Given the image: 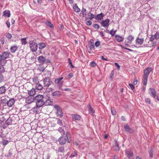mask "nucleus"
I'll return each mask as SVG.
<instances>
[{
  "instance_id": "obj_1",
  "label": "nucleus",
  "mask_w": 159,
  "mask_h": 159,
  "mask_svg": "<svg viewBox=\"0 0 159 159\" xmlns=\"http://www.w3.org/2000/svg\"><path fill=\"white\" fill-rule=\"evenodd\" d=\"M49 98V95L47 92H45L43 94H40V107L43 105L48 106L52 104V101Z\"/></svg>"
},
{
  "instance_id": "obj_2",
  "label": "nucleus",
  "mask_w": 159,
  "mask_h": 159,
  "mask_svg": "<svg viewBox=\"0 0 159 159\" xmlns=\"http://www.w3.org/2000/svg\"><path fill=\"white\" fill-rule=\"evenodd\" d=\"M10 53L7 52H3L2 54L0 55V63L2 64V62H3L4 63V62H6V61L5 60V59H7L8 57L9 56Z\"/></svg>"
},
{
  "instance_id": "obj_3",
  "label": "nucleus",
  "mask_w": 159,
  "mask_h": 159,
  "mask_svg": "<svg viewBox=\"0 0 159 159\" xmlns=\"http://www.w3.org/2000/svg\"><path fill=\"white\" fill-rule=\"evenodd\" d=\"M54 108L56 110V113L58 117H62L63 116V113L61 107L57 105L53 106Z\"/></svg>"
},
{
  "instance_id": "obj_4",
  "label": "nucleus",
  "mask_w": 159,
  "mask_h": 159,
  "mask_svg": "<svg viewBox=\"0 0 159 159\" xmlns=\"http://www.w3.org/2000/svg\"><path fill=\"white\" fill-rule=\"evenodd\" d=\"M148 93L150 95L152 98L156 97L157 93L156 89L154 88H150L148 90Z\"/></svg>"
},
{
  "instance_id": "obj_5",
  "label": "nucleus",
  "mask_w": 159,
  "mask_h": 159,
  "mask_svg": "<svg viewBox=\"0 0 159 159\" xmlns=\"http://www.w3.org/2000/svg\"><path fill=\"white\" fill-rule=\"evenodd\" d=\"M13 121V120L12 119V118L9 117H7V120L6 121V123L4 124L3 125V127L5 129L6 128L8 125L12 124Z\"/></svg>"
},
{
  "instance_id": "obj_6",
  "label": "nucleus",
  "mask_w": 159,
  "mask_h": 159,
  "mask_svg": "<svg viewBox=\"0 0 159 159\" xmlns=\"http://www.w3.org/2000/svg\"><path fill=\"white\" fill-rule=\"evenodd\" d=\"M52 82L51 80L48 77L46 78L43 80L44 87H48Z\"/></svg>"
},
{
  "instance_id": "obj_7",
  "label": "nucleus",
  "mask_w": 159,
  "mask_h": 159,
  "mask_svg": "<svg viewBox=\"0 0 159 159\" xmlns=\"http://www.w3.org/2000/svg\"><path fill=\"white\" fill-rule=\"evenodd\" d=\"M30 47L32 51H35L37 49V44L34 42H32L30 43Z\"/></svg>"
},
{
  "instance_id": "obj_8",
  "label": "nucleus",
  "mask_w": 159,
  "mask_h": 159,
  "mask_svg": "<svg viewBox=\"0 0 159 159\" xmlns=\"http://www.w3.org/2000/svg\"><path fill=\"white\" fill-rule=\"evenodd\" d=\"M15 102V100L14 98H12L5 103V106H6V105H7L9 107H11L14 104Z\"/></svg>"
},
{
  "instance_id": "obj_9",
  "label": "nucleus",
  "mask_w": 159,
  "mask_h": 159,
  "mask_svg": "<svg viewBox=\"0 0 159 159\" xmlns=\"http://www.w3.org/2000/svg\"><path fill=\"white\" fill-rule=\"evenodd\" d=\"M134 39V37L133 36L131 35H129L127 38V39L128 41L127 43H126L125 41V45L127 47H129V44H131L132 43V41Z\"/></svg>"
},
{
  "instance_id": "obj_10",
  "label": "nucleus",
  "mask_w": 159,
  "mask_h": 159,
  "mask_svg": "<svg viewBox=\"0 0 159 159\" xmlns=\"http://www.w3.org/2000/svg\"><path fill=\"white\" fill-rule=\"evenodd\" d=\"M109 21L110 20L108 19L102 20L101 23V25L103 27H108L109 25Z\"/></svg>"
},
{
  "instance_id": "obj_11",
  "label": "nucleus",
  "mask_w": 159,
  "mask_h": 159,
  "mask_svg": "<svg viewBox=\"0 0 159 159\" xmlns=\"http://www.w3.org/2000/svg\"><path fill=\"white\" fill-rule=\"evenodd\" d=\"M152 71V68L151 67H148L145 69L144 71L143 76L148 77L150 72Z\"/></svg>"
},
{
  "instance_id": "obj_12",
  "label": "nucleus",
  "mask_w": 159,
  "mask_h": 159,
  "mask_svg": "<svg viewBox=\"0 0 159 159\" xmlns=\"http://www.w3.org/2000/svg\"><path fill=\"white\" fill-rule=\"evenodd\" d=\"M144 39L143 38L139 39L138 38L136 40V44L140 46L144 42ZM136 47H139V46H135Z\"/></svg>"
},
{
  "instance_id": "obj_13",
  "label": "nucleus",
  "mask_w": 159,
  "mask_h": 159,
  "mask_svg": "<svg viewBox=\"0 0 159 159\" xmlns=\"http://www.w3.org/2000/svg\"><path fill=\"white\" fill-rule=\"evenodd\" d=\"M59 142L60 144L62 145L65 144L66 141V137L63 136L61 137L59 139Z\"/></svg>"
},
{
  "instance_id": "obj_14",
  "label": "nucleus",
  "mask_w": 159,
  "mask_h": 159,
  "mask_svg": "<svg viewBox=\"0 0 159 159\" xmlns=\"http://www.w3.org/2000/svg\"><path fill=\"white\" fill-rule=\"evenodd\" d=\"M25 101L27 103L30 104L34 101V98L30 96L25 98Z\"/></svg>"
},
{
  "instance_id": "obj_15",
  "label": "nucleus",
  "mask_w": 159,
  "mask_h": 159,
  "mask_svg": "<svg viewBox=\"0 0 159 159\" xmlns=\"http://www.w3.org/2000/svg\"><path fill=\"white\" fill-rule=\"evenodd\" d=\"M104 16L105 15H104V14L101 13L99 14H98L97 15L95 16V18L97 20H101L103 19V18Z\"/></svg>"
},
{
  "instance_id": "obj_16",
  "label": "nucleus",
  "mask_w": 159,
  "mask_h": 159,
  "mask_svg": "<svg viewBox=\"0 0 159 159\" xmlns=\"http://www.w3.org/2000/svg\"><path fill=\"white\" fill-rule=\"evenodd\" d=\"M33 81L34 83H35L36 84L35 86L36 89L38 90H40V84L39 83V82L38 81L37 78H34L33 79Z\"/></svg>"
},
{
  "instance_id": "obj_17",
  "label": "nucleus",
  "mask_w": 159,
  "mask_h": 159,
  "mask_svg": "<svg viewBox=\"0 0 159 159\" xmlns=\"http://www.w3.org/2000/svg\"><path fill=\"white\" fill-rule=\"evenodd\" d=\"M115 37L116 40L118 42H121L124 39V37H123L120 36L118 35H116Z\"/></svg>"
},
{
  "instance_id": "obj_18",
  "label": "nucleus",
  "mask_w": 159,
  "mask_h": 159,
  "mask_svg": "<svg viewBox=\"0 0 159 159\" xmlns=\"http://www.w3.org/2000/svg\"><path fill=\"white\" fill-rule=\"evenodd\" d=\"M39 96L40 94H39L36 96L34 98V100L37 101L36 103V106L37 107H40V104H39L40 102Z\"/></svg>"
},
{
  "instance_id": "obj_19",
  "label": "nucleus",
  "mask_w": 159,
  "mask_h": 159,
  "mask_svg": "<svg viewBox=\"0 0 159 159\" xmlns=\"http://www.w3.org/2000/svg\"><path fill=\"white\" fill-rule=\"evenodd\" d=\"M73 9L74 11L76 12H79L80 11V9L77 6L76 3L74 4L73 7Z\"/></svg>"
},
{
  "instance_id": "obj_20",
  "label": "nucleus",
  "mask_w": 159,
  "mask_h": 159,
  "mask_svg": "<svg viewBox=\"0 0 159 159\" xmlns=\"http://www.w3.org/2000/svg\"><path fill=\"white\" fill-rule=\"evenodd\" d=\"M3 16L9 17L10 16V11L9 10H5L3 12Z\"/></svg>"
},
{
  "instance_id": "obj_21",
  "label": "nucleus",
  "mask_w": 159,
  "mask_h": 159,
  "mask_svg": "<svg viewBox=\"0 0 159 159\" xmlns=\"http://www.w3.org/2000/svg\"><path fill=\"white\" fill-rule=\"evenodd\" d=\"M18 48L17 46H11L10 48V52L12 53H15Z\"/></svg>"
},
{
  "instance_id": "obj_22",
  "label": "nucleus",
  "mask_w": 159,
  "mask_h": 159,
  "mask_svg": "<svg viewBox=\"0 0 159 159\" xmlns=\"http://www.w3.org/2000/svg\"><path fill=\"white\" fill-rule=\"evenodd\" d=\"M64 151V148L63 146L59 147L58 149L56 150L57 153H59L61 152H63Z\"/></svg>"
},
{
  "instance_id": "obj_23",
  "label": "nucleus",
  "mask_w": 159,
  "mask_h": 159,
  "mask_svg": "<svg viewBox=\"0 0 159 159\" xmlns=\"http://www.w3.org/2000/svg\"><path fill=\"white\" fill-rule=\"evenodd\" d=\"M61 94V92L60 91H56L52 93L53 96L59 97Z\"/></svg>"
},
{
  "instance_id": "obj_24",
  "label": "nucleus",
  "mask_w": 159,
  "mask_h": 159,
  "mask_svg": "<svg viewBox=\"0 0 159 159\" xmlns=\"http://www.w3.org/2000/svg\"><path fill=\"white\" fill-rule=\"evenodd\" d=\"M8 117V116L6 115H3L2 116H0V121L2 122L6 121V120Z\"/></svg>"
},
{
  "instance_id": "obj_25",
  "label": "nucleus",
  "mask_w": 159,
  "mask_h": 159,
  "mask_svg": "<svg viewBox=\"0 0 159 159\" xmlns=\"http://www.w3.org/2000/svg\"><path fill=\"white\" fill-rule=\"evenodd\" d=\"M36 93L35 90L34 89H32L28 91V94L30 96L34 95Z\"/></svg>"
},
{
  "instance_id": "obj_26",
  "label": "nucleus",
  "mask_w": 159,
  "mask_h": 159,
  "mask_svg": "<svg viewBox=\"0 0 159 159\" xmlns=\"http://www.w3.org/2000/svg\"><path fill=\"white\" fill-rule=\"evenodd\" d=\"M1 144L4 147H5L9 143L8 140L4 139H2V141L1 142Z\"/></svg>"
},
{
  "instance_id": "obj_27",
  "label": "nucleus",
  "mask_w": 159,
  "mask_h": 159,
  "mask_svg": "<svg viewBox=\"0 0 159 159\" xmlns=\"http://www.w3.org/2000/svg\"><path fill=\"white\" fill-rule=\"evenodd\" d=\"M148 80V77L143 76L142 79V82L144 85L145 86L147 84Z\"/></svg>"
},
{
  "instance_id": "obj_28",
  "label": "nucleus",
  "mask_w": 159,
  "mask_h": 159,
  "mask_svg": "<svg viewBox=\"0 0 159 159\" xmlns=\"http://www.w3.org/2000/svg\"><path fill=\"white\" fill-rule=\"evenodd\" d=\"M72 116L76 120H80L81 118V117L78 115H73Z\"/></svg>"
},
{
  "instance_id": "obj_29",
  "label": "nucleus",
  "mask_w": 159,
  "mask_h": 159,
  "mask_svg": "<svg viewBox=\"0 0 159 159\" xmlns=\"http://www.w3.org/2000/svg\"><path fill=\"white\" fill-rule=\"evenodd\" d=\"M6 88L4 86H2L0 87V94L4 93L6 91Z\"/></svg>"
},
{
  "instance_id": "obj_30",
  "label": "nucleus",
  "mask_w": 159,
  "mask_h": 159,
  "mask_svg": "<svg viewBox=\"0 0 159 159\" xmlns=\"http://www.w3.org/2000/svg\"><path fill=\"white\" fill-rule=\"evenodd\" d=\"M63 79V77H61L60 78H59L58 79H55V83L56 84H60V82L61 80H62Z\"/></svg>"
},
{
  "instance_id": "obj_31",
  "label": "nucleus",
  "mask_w": 159,
  "mask_h": 159,
  "mask_svg": "<svg viewBox=\"0 0 159 159\" xmlns=\"http://www.w3.org/2000/svg\"><path fill=\"white\" fill-rule=\"evenodd\" d=\"M115 145L114 146V148L115 150L116 151H118L119 150V148L118 143L116 141L115 142Z\"/></svg>"
},
{
  "instance_id": "obj_32",
  "label": "nucleus",
  "mask_w": 159,
  "mask_h": 159,
  "mask_svg": "<svg viewBox=\"0 0 159 159\" xmlns=\"http://www.w3.org/2000/svg\"><path fill=\"white\" fill-rule=\"evenodd\" d=\"M81 14L83 15V16L84 17L86 14V10L85 8H83L81 11Z\"/></svg>"
},
{
  "instance_id": "obj_33",
  "label": "nucleus",
  "mask_w": 159,
  "mask_h": 159,
  "mask_svg": "<svg viewBox=\"0 0 159 159\" xmlns=\"http://www.w3.org/2000/svg\"><path fill=\"white\" fill-rule=\"evenodd\" d=\"M125 153L127 155H129L131 157H132L133 156L132 152L130 151L126 150L125 151Z\"/></svg>"
},
{
  "instance_id": "obj_34",
  "label": "nucleus",
  "mask_w": 159,
  "mask_h": 159,
  "mask_svg": "<svg viewBox=\"0 0 159 159\" xmlns=\"http://www.w3.org/2000/svg\"><path fill=\"white\" fill-rule=\"evenodd\" d=\"M89 111L91 113H93L94 112V111L93 108L90 105H88Z\"/></svg>"
},
{
  "instance_id": "obj_35",
  "label": "nucleus",
  "mask_w": 159,
  "mask_h": 159,
  "mask_svg": "<svg viewBox=\"0 0 159 159\" xmlns=\"http://www.w3.org/2000/svg\"><path fill=\"white\" fill-rule=\"evenodd\" d=\"M46 25L49 26L51 28H53V24L50 21H47L46 22Z\"/></svg>"
},
{
  "instance_id": "obj_36",
  "label": "nucleus",
  "mask_w": 159,
  "mask_h": 159,
  "mask_svg": "<svg viewBox=\"0 0 159 159\" xmlns=\"http://www.w3.org/2000/svg\"><path fill=\"white\" fill-rule=\"evenodd\" d=\"M124 127L126 131L128 132L130 131V129L127 125H125L124 126Z\"/></svg>"
},
{
  "instance_id": "obj_37",
  "label": "nucleus",
  "mask_w": 159,
  "mask_h": 159,
  "mask_svg": "<svg viewBox=\"0 0 159 159\" xmlns=\"http://www.w3.org/2000/svg\"><path fill=\"white\" fill-rule=\"evenodd\" d=\"M21 41L22 43V44L23 45H25L27 43L25 38L21 39Z\"/></svg>"
},
{
  "instance_id": "obj_38",
  "label": "nucleus",
  "mask_w": 159,
  "mask_h": 159,
  "mask_svg": "<svg viewBox=\"0 0 159 159\" xmlns=\"http://www.w3.org/2000/svg\"><path fill=\"white\" fill-rule=\"evenodd\" d=\"M111 111L112 114L113 115H115L116 114V112L115 109L114 108H111Z\"/></svg>"
},
{
  "instance_id": "obj_39",
  "label": "nucleus",
  "mask_w": 159,
  "mask_h": 159,
  "mask_svg": "<svg viewBox=\"0 0 159 159\" xmlns=\"http://www.w3.org/2000/svg\"><path fill=\"white\" fill-rule=\"evenodd\" d=\"M155 39H159V30L157 31L154 35Z\"/></svg>"
},
{
  "instance_id": "obj_40",
  "label": "nucleus",
  "mask_w": 159,
  "mask_h": 159,
  "mask_svg": "<svg viewBox=\"0 0 159 159\" xmlns=\"http://www.w3.org/2000/svg\"><path fill=\"white\" fill-rule=\"evenodd\" d=\"M116 30L114 31L113 30H111L109 32V33L112 36H113L115 34Z\"/></svg>"
},
{
  "instance_id": "obj_41",
  "label": "nucleus",
  "mask_w": 159,
  "mask_h": 159,
  "mask_svg": "<svg viewBox=\"0 0 159 159\" xmlns=\"http://www.w3.org/2000/svg\"><path fill=\"white\" fill-rule=\"evenodd\" d=\"M153 150L152 148L150 149L149 151V155L151 157H153Z\"/></svg>"
},
{
  "instance_id": "obj_42",
  "label": "nucleus",
  "mask_w": 159,
  "mask_h": 159,
  "mask_svg": "<svg viewBox=\"0 0 159 159\" xmlns=\"http://www.w3.org/2000/svg\"><path fill=\"white\" fill-rule=\"evenodd\" d=\"M89 14H90V17H89V19L90 20H91L93 19L95 17L94 15L91 13L90 12L89 13Z\"/></svg>"
},
{
  "instance_id": "obj_43",
  "label": "nucleus",
  "mask_w": 159,
  "mask_h": 159,
  "mask_svg": "<svg viewBox=\"0 0 159 159\" xmlns=\"http://www.w3.org/2000/svg\"><path fill=\"white\" fill-rule=\"evenodd\" d=\"M46 61V59L43 57L40 56V63H43Z\"/></svg>"
},
{
  "instance_id": "obj_44",
  "label": "nucleus",
  "mask_w": 159,
  "mask_h": 159,
  "mask_svg": "<svg viewBox=\"0 0 159 159\" xmlns=\"http://www.w3.org/2000/svg\"><path fill=\"white\" fill-rule=\"evenodd\" d=\"M5 36L7 38L9 39H11L12 38L11 35L9 33H7L6 34Z\"/></svg>"
},
{
  "instance_id": "obj_45",
  "label": "nucleus",
  "mask_w": 159,
  "mask_h": 159,
  "mask_svg": "<svg viewBox=\"0 0 159 159\" xmlns=\"http://www.w3.org/2000/svg\"><path fill=\"white\" fill-rule=\"evenodd\" d=\"M77 155L76 152L75 151L72 153L71 155L70 156V157H73L77 156Z\"/></svg>"
},
{
  "instance_id": "obj_46",
  "label": "nucleus",
  "mask_w": 159,
  "mask_h": 159,
  "mask_svg": "<svg viewBox=\"0 0 159 159\" xmlns=\"http://www.w3.org/2000/svg\"><path fill=\"white\" fill-rule=\"evenodd\" d=\"M155 39V37L154 35H152L150 38V41L153 42Z\"/></svg>"
},
{
  "instance_id": "obj_47",
  "label": "nucleus",
  "mask_w": 159,
  "mask_h": 159,
  "mask_svg": "<svg viewBox=\"0 0 159 159\" xmlns=\"http://www.w3.org/2000/svg\"><path fill=\"white\" fill-rule=\"evenodd\" d=\"M46 47V45L43 43H40V49H43Z\"/></svg>"
},
{
  "instance_id": "obj_48",
  "label": "nucleus",
  "mask_w": 159,
  "mask_h": 159,
  "mask_svg": "<svg viewBox=\"0 0 159 159\" xmlns=\"http://www.w3.org/2000/svg\"><path fill=\"white\" fill-rule=\"evenodd\" d=\"M4 71V67L2 66L0 67V73L2 74V73H3Z\"/></svg>"
},
{
  "instance_id": "obj_49",
  "label": "nucleus",
  "mask_w": 159,
  "mask_h": 159,
  "mask_svg": "<svg viewBox=\"0 0 159 159\" xmlns=\"http://www.w3.org/2000/svg\"><path fill=\"white\" fill-rule=\"evenodd\" d=\"M57 124L60 125H61L62 124V121L61 120L58 119L57 120Z\"/></svg>"
},
{
  "instance_id": "obj_50",
  "label": "nucleus",
  "mask_w": 159,
  "mask_h": 159,
  "mask_svg": "<svg viewBox=\"0 0 159 159\" xmlns=\"http://www.w3.org/2000/svg\"><path fill=\"white\" fill-rule=\"evenodd\" d=\"M68 61L69 63V64L70 65V66L72 68L74 67V66L72 65V62L71 61L70 59L69 58H68Z\"/></svg>"
},
{
  "instance_id": "obj_51",
  "label": "nucleus",
  "mask_w": 159,
  "mask_h": 159,
  "mask_svg": "<svg viewBox=\"0 0 159 159\" xmlns=\"http://www.w3.org/2000/svg\"><path fill=\"white\" fill-rule=\"evenodd\" d=\"M93 27L95 29L98 30L99 28V26L98 24H95L93 25Z\"/></svg>"
},
{
  "instance_id": "obj_52",
  "label": "nucleus",
  "mask_w": 159,
  "mask_h": 159,
  "mask_svg": "<svg viewBox=\"0 0 159 159\" xmlns=\"http://www.w3.org/2000/svg\"><path fill=\"white\" fill-rule=\"evenodd\" d=\"M100 44V43L99 41H96L95 43V45L97 47H98Z\"/></svg>"
},
{
  "instance_id": "obj_53",
  "label": "nucleus",
  "mask_w": 159,
  "mask_h": 159,
  "mask_svg": "<svg viewBox=\"0 0 159 159\" xmlns=\"http://www.w3.org/2000/svg\"><path fill=\"white\" fill-rule=\"evenodd\" d=\"M145 101L146 102L149 104H150L151 103V100L149 98H147L145 99Z\"/></svg>"
},
{
  "instance_id": "obj_54",
  "label": "nucleus",
  "mask_w": 159,
  "mask_h": 159,
  "mask_svg": "<svg viewBox=\"0 0 159 159\" xmlns=\"http://www.w3.org/2000/svg\"><path fill=\"white\" fill-rule=\"evenodd\" d=\"M4 80V77L2 74L0 73V82H2Z\"/></svg>"
},
{
  "instance_id": "obj_55",
  "label": "nucleus",
  "mask_w": 159,
  "mask_h": 159,
  "mask_svg": "<svg viewBox=\"0 0 159 159\" xmlns=\"http://www.w3.org/2000/svg\"><path fill=\"white\" fill-rule=\"evenodd\" d=\"M120 46L122 48H124V49H126V50H128L130 52H133V51L130 49H129V48H126V47H124L123 46H122V45H120Z\"/></svg>"
},
{
  "instance_id": "obj_56",
  "label": "nucleus",
  "mask_w": 159,
  "mask_h": 159,
  "mask_svg": "<svg viewBox=\"0 0 159 159\" xmlns=\"http://www.w3.org/2000/svg\"><path fill=\"white\" fill-rule=\"evenodd\" d=\"M58 130L60 132L64 134L65 132L64 131L63 129L62 128H58Z\"/></svg>"
},
{
  "instance_id": "obj_57",
  "label": "nucleus",
  "mask_w": 159,
  "mask_h": 159,
  "mask_svg": "<svg viewBox=\"0 0 159 159\" xmlns=\"http://www.w3.org/2000/svg\"><path fill=\"white\" fill-rule=\"evenodd\" d=\"M90 65L92 67H94L96 65V63L94 61H93L90 63Z\"/></svg>"
},
{
  "instance_id": "obj_58",
  "label": "nucleus",
  "mask_w": 159,
  "mask_h": 159,
  "mask_svg": "<svg viewBox=\"0 0 159 159\" xmlns=\"http://www.w3.org/2000/svg\"><path fill=\"white\" fill-rule=\"evenodd\" d=\"M86 24L88 25H92V23L90 20H89L87 21Z\"/></svg>"
},
{
  "instance_id": "obj_59",
  "label": "nucleus",
  "mask_w": 159,
  "mask_h": 159,
  "mask_svg": "<svg viewBox=\"0 0 159 159\" xmlns=\"http://www.w3.org/2000/svg\"><path fill=\"white\" fill-rule=\"evenodd\" d=\"M66 136L67 139H68V138H70V133L69 132H66Z\"/></svg>"
},
{
  "instance_id": "obj_60",
  "label": "nucleus",
  "mask_w": 159,
  "mask_h": 159,
  "mask_svg": "<svg viewBox=\"0 0 159 159\" xmlns=\"http://www.w3.org/2000/svg\"><path fill=\"white\" fill-rule=\"evenodd\" d=\"M129 85L132 90H133L134 88V86L131 84H129Z\"/></svg>"
},
{
  "instance_id": "obj_61",
  "label": "nucleus",
  "mask_w": 159,
  "mask_h": 159,
  "mask_svg": "<svg viewBox=\"0 0 159 159\" xmlns=\"http://www.w3.org/2000/svg\"><path fill=\"white\" fill-rule=\"evenodd\" d=\"M94 48H95V46H94V44H91L89 48L90 49H91V48L94 49Z\"/></svg>"
},
{
  "instance_id": "obj_62",
  "label": "nucleus",
  "mask_w": 159,
  "mask_h": 159,
  "mask_svg": "<svg viewBox=\"0 0 159 159\" xmlns=\"http://www.w3.org/2000/svg\"><path fill=\"white\" fill-rule=\"evenodd\" d=\"M115 65L117 67L118 69L119 70L120 69V65L118 64L116 62L115 63Z\"/></svg>"
},
{
  "instance_id": "obj_63",
  "label": "nucleus",
  "mask_w": 159,
  "mask_h": 159,
  "mask_svg": "<svg viewBox=\"0 0 159 159\" xmlns=\"http://www.w3.org/2000/svg\"><path fill=\"white\" fill-rule=\"evenodd\" d=\"M6 24H7V25L8 28H9L10 25V22L8 21H7L6 23Z\"/></svg>"
},
{
  "instance_id": "obj_64",
  "label": "nucleus",
  "mask_w": 159,
  "mask_h": 159,
  "mask_svg": "<svg viewBox=\"0 0 159 159\" xmlns=\"http://www.w3.org/2000/svg\"><path fill=\"white\" fill-rule=\"evenodd\" d=\"M0 41L1 43L2 44H3L4 42V39L3 38H2L0 40Z\"/></svg>"
}]
</instances>
